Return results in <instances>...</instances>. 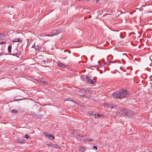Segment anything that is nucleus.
<instances>
[{"label": "nucleus", "mask_w": 152, "mask_h": 152, "mask_svg": "<svg viewBox=\"0 0 152 152\" xmlns=\"http://www.w3.org/2000/svg\"><path fill=\"white\" fill-rule=\"evenodd\" d=\"M81 92L83 93H86V91L85 89H83L81 90Z\"/></svg>", "instance_id": "nucleus-18"}, {"label": "nucleus", "mask_w": 152, "mask_h": 152, "mask_svg": "<svg viewBox=\"0 0 152 152\" xmlns=\"http://www.w3.org/2000/svg\"><path fill=\"white\" fill-rule=\"evenodd\" d=\"M6 42H0V45L3 44H5L6 43Z\"/></svg>", "instance_id": "nucleus-19"}, {"label": "nucleus", "mask_w": 152, "mask_h": 152, "mask_svg": "<svg viewBox=\"0 0 152 152\" xmlns=\"http://www.w3.org/2000/svg\"><path fill=\"white\" fill-rule=\"evenodd\" d=\"M83 140H86V141H92L93 140L91 139L86 138L85 139Z\"/></svg>", "instance_id": "nucleus-14"}, {"label": "nucleus", "mask_w": 152, "mask_h": 152, "mask_svg": "<svg viewBox=\"0 0 152 152\" xmlns=\"http://www.w3.org/2000/svg\"><path fill=\"white\" fill-rule=\"evenodd\" d=\"M0 36H1V34H0Z\"/></svg>", "instance_id": "nucleus-25"}, {"label": "nucleus", "mask_w": 152, "mask_h": 152, "mask_svg": "<svg viewBox=\"0 0 152 152\" xmlns=\"http://www.w3.org/2000/svg\"><path fill=\"white\" fill-rule=\"evenodd\" d=\"M93 116L95 118H98V117H100L101 115H100L99 114H92Z\"/></svg>", "instance_id": "nucleus-9"}, {"label": "nucleus", "mask_w": 152, "mask_h": 152, "mask_svg": "<svg viewBox=\"0 0 152 152\" xmlns=\"http://www.w3.org/2000/svg\"><path fill=\"white\" fill-rule=\"evenodd\" d=\"M52 147L56 149H60V146L57 145H53Z\"/></svg>", "instance_id": "nucleus-11"}, {"label": "nucleus", "mask_w": 152, "mask_h": 152, "mask_svg": "<svg viewBox=\"0 0 152 152\" xmlns=\"http://www.w3.org/2000/svg\"><path fill=\"white\" fill-rule=\"evenodd\" d=\"M145 7V6L144 5H142V7Z\"/></svg>", "instance_id": "nucleus-22"}, {"label": "nucleus", "mask_w": 152, "mask_h": 152, "mask_svg": "<svg viewBox=\"0 0 152 152\" xmlns=\"http://www.w3.org/2000/svg\"><path fill=\"white\" fill-rule=\"evenodd\" d=\"M127 115H133L134 114V113L132 111L129 110L128 109H127Z\"/></svg>", "instance_id": "nucleus-7"}, {"label": "nucleus", "mask_w": 152, "mask_h": 152, "mask_svg": "<svg viewBox=\"0 0 152 152\" xmlns=\"http://www.w3.org/2000/svg\"><path fill=\"white\" fill-rule=\"evenodd\" d=\"M67 100H67V99H65L64 100V101H67ZM70 101H71V100H70Z\"/></svg>", "instance_id": "nucleus-21"}, {"label": "nucleus", "mask_w": 152, "mask_h": 152, "mask_svg": "<svg viewBox=\"0 0 152 152\" xmlns=\"http://www.w3.org/2000/svg\"><path fill=\"white\" fill-rule=\"evenodd\" d=\"M12 47L10 46H9L8 48V50L9 53L11 52Z\"/></svg>", "instance_id": "nucleus-12"}, {"label": "nucleus", "mask_w": 152, "mask_h": 152, "mask_svg": "<svg viewBox=\"0 0 152 152\" xmlns=\"http://www.w3.org/2000/svg\"><path fill=\"white\" fill-rule=\"evenodd\" d=\"M17 112V110H13L11 111V113H16Z\"/></svg>", "instance_id": "nucleus-15"}, {"label": "nucleus", "mask_w": 152, "mask_h": 152, "mask_svg": "<svg viewBox=\"0 0 152 152\" xmlns=\"http://www.w3.org/2000/svg\"><path fill=\"white\" fill-rule=\"evenodd\" d=\"M17 142H18L23 143L24 142V141H22V140H17Z\"/></svg>", "instance_id": "nucleus-17"}, {"label": "nucleus", "mask_w": 152, "mask_h": 152, "mask_svg": "<svg viewBox=\"0 0 152 152\" xmlns=\"http://www.w3.org/2000/svg\"><path fill=\"white\" fill-rule=\"evenodd\" d=\"M86 80L87 82L90 84H94L95 81H93L92 79H90V77H86Z\"/></svg>", "instance_id": "nucleus-5"}, {"label": "nucleus", "mask_w": 152, "mask_h": 152, "mask_svg": "<svg viewBox=\"0 0 152 152\" xmlns=\"http://www.w3.org/2000/svg\"><path fill=\"white\" fill-rule=\"evenodd\" d=\"M61 33L60 29H58L54 30L51 34H48L47 36L48 37H52L53 36L59 34Z\"/></svg>", "instance_id": "nucleus-3"}, {"label": "nucleus", "mask_w": 152, "mask_h": 152, "mask_svg": "<svg viewBox=\"0 0 152 152\" xmlns=\"http://www.w3.org/2000/svg\"><path fill=\"white\" fill-rule=\"evenodd\" d=\"M25 137L26 138V139H28L29 137V136L26 134H25Z\"/></svg>", "instance_id": "nucleus-16"}, {"label": "nucleus", "mask_w": 152, "mask_h": 152, "mask_svg": "<svg viewBox=\"0 0 152 152\" xmlns=\"http://www.w3.org/2000/svg\"><path fill=\"white\" fill-rule=\"evenodd\" d=\"M106 105H105V106H107V105H107V104H106Z\"/></svg>", "instance_id": "nucleus-23"}, {"label": "nucleus", "mask_w": 152, "mask_h": 152, "mask_svg": "<svg viewBox=\"0 0 152 152\" xmlns=\"http://www.w3.org/2000/svg\"><path fill=\"white\" fill-rule=\"evenodd\" d=\"M127 109H126L124 108H122L120 109L118 111V113L120 116L127 115Z\"/></svg>", "instance_id": "nucleus-2"}, {"label": "nucleus", "mask_w": 152, "mask_h": 152, "mask_svg": "<svg viewBox=\"0 0 152 152\" xmlns=\"http://www.w3.org/2000/svg\"><path fill=\"white\" fill-rule=\"evenodd\" d=\"M1 55H2V53H0V56H1Z\"/></svg>", "instance_id": "nucleus-24"}, {"label": "nucleus", "mask_w": 152, "mask_h": 152, "mask_svg": "<svg viewBox=\"0 0 152 152\" xmlns=\"http://www.w3.org/2000/svg\"><path fill=\"white\" fill-rule=\"evenodd\" d=\"M58 65L62 68H64L66 66V65L59 62H58Z\"/></svg>", "instance_id": "nucleus-6"}, {"label": "nucleus", "mask_w": 152, "mask_h": 152, "mask_svg": "<svg viewBox=\"0 0 152 152\" xmlns=\"http://www.w3.org/2000/svg\"><path fill=\"white\" fill-rule=\"evenodd\" d=\"M128 94V92L125 90L122 89L117 93L112 94V96L117 99H121L126 96Z\"/></svg>", "instance_id": "nucleus-1"}, {"label": "nucleus", "mask_w": 152, "mask_h": 152, "mask_svg": "<svg viewBox=\"0 0 152 152\" xmlns=\"http://www.w3.org/2000/svg\"><path fill=\"white\" fill-rule=\"evenodd\" d=\"M93 148L94 149H95L96 150H97V147L96 146H95L93 147Z\"/></svg>", "instance_id": "nucleus-20"}, {"label": "nucleus", "mask_w": 152, "mask_h": 152, "mask_svg": "<svg viewBox=\"0 0 152 152\" xmlns=\"http://www.w3.org/2000/svg\"><path fill=\"white\" fill-rule=\"evenodd\" d=\"M44 134L45 136L49 139L53 140L54 139V137L50 134H48L46 133H44Z\"/></svg>", "instance_id": "nucleus-4"}, {"label": "nucleus", "mask_w": 152, "mask_h": 152, "mask_svg": "<svg viewBox=\"0 0 152 152\" xmlns=\"http://www.w3.org/2000/svg\"><path fill=\"white\" fill-rule=\"evenodd\" d=\"M107 107L111 109H116L117 107V106L113 105H107Z\"/></svg>", "instance_id": "nucleus-8"}, {"label": "nucleus", "mask_w": 152, "mask_h": 152, "mask_svg": "<svg viewBox=\"0 0 152 152\" xmlns=\"http://www.w3.org/2000/svg\"><path fill=\"white\" fill-rule=\"evenodd\" d=\"M85 148L83 147L80 148H79V151L81 152H83Z\"/></svg>", "instance_id": "nucleus-13"}, {"label": "nucleus", "mask_w": 152, "mask_h": 152, "mask_svg": "<svg viewBox=\"0 0 152 152\" xmlns=\"http://www.w3.org/2000/svg\"><path fill=\"white\" fill-rule=\"evenodd\" d=\"M21 42V40H20V38L16 39L13 41V42Z\"/></svg>", "instance_id": "nucleus-10"}]
</instances>
